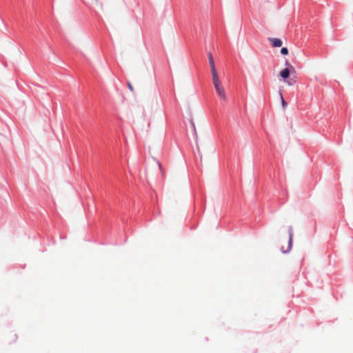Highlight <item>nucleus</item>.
I'll use <instances>...</instances> for the list:
<instances>
[{
	"mask_svg": "<svg viewBox=\"0 0 353 353\" xmlns=\"http://www.w3.org/2000/svg\"><path fill=\"white\" fill-rule=\"evenodd\" d=\"M213 83L214 85V88L216 90V92L219 97L222 99L223 100H226V94L225 92L224 88L222 86L221 83L219 79V76H215L212 77Z\"/></svg>",
	"mask_w": 353,
	"mask_h": 353,
	"instance_id": "1",
	"label": "nucleus"
},
{
	"mask_svg": "<svg viewBox=\"0 0 353 353\" xmlns=\"http://www.w3.org/2000/svg\"><path fill=\"white\" fill-rule=\"evenodd\" d=\"M286 65L289 66V68H286L279 72L280 77L284 80L290 77L291 70L295 72L294 68L288 62H286Z\"/></svg>",
	"mask_w": 353,
	"mask_h": 353,
	"instance_id": "2",
	"label": "nucleus"
},
{
	"mask_svg": "<svg viewBox=\"0 0 353 353\" xmlns=\"http://www.w3.org/2000/svg\"><path fill=\"white\" fill-rule=\"evenodd\" d=\"M269 41L274 47H281L283 44L282 41L278 38H270Z\"/></svg>",
	"mask_w": 353,
	"mask_h": 353,
	"instance_id": "3",
	"label": "nucleus"
},
{
	"mask_svg": "<svg viewBox=\"0 0 353 353\" xmlns=\"http://www.w3.org/2000/svg\"><path fill=\"white\" fill-rule=\"evenodd\" d=\"M208 60H209V63H210V67L215 65L214 61V59H213V57H212V54L211 52L208 53Z\"/></svg>",
	"mask_w": 353,
	"mask_h": 353,
	"instance_id": "4",
	"label": "nucleus"
},
{
	"mask_svg": "<svg viewBox=\"0 0 353 353\" xmlns=\"http://www.w3.org/2000/svg\"><path fill=\"white\" fill-rule=\"evenodd\" d=\"M289 234H290L289 247H290V248H291V245H292V235H293L292 230V228H290Z\"/></svg>",
	"mask_w": 353,
	"mask_h": 353,
	"instance_id": "5",
	"label": "nucleus"
},
{
	"mask_svg": "<svg viewBox=\"0 0 353 353\" xmlns=\"http://www.w3.org/2000/svg\"><path fill=\"white\" fill-rule=\"evenodd\" d=\"M281 104H282V106L283 108V109H285L287 106V103L285 102V101L284 100L282 94H281Z\"/></svg>",
	"mask_w": 353,
	"mask_h": 353,
	"instance_id": "6",
	"label": "nucleus"
},
{
	"mask_svg": "<svg viewBox=\"0 0 353 353\" xmlns=\"http://www.w3.org/2000/svg\"><path fill=\"white\" fill-rule=\"evenodd\" d=\"M281 52L282 54L283 55H286L288 54V50L287 48H282L281 50Z\"/></svg>",
	"mask_w": 353,
	"mask_h": 353,
	"instance_id": "7",
	"label": "nucleus"
},
{
	"mask_svg": "<svg viewBox=\"0 0 353 353\" xmlns=\"http://www.w3.org/2000/svg\"><path fill=\"white\" fill-rule=\"evenodd\" d=\"M210 70H211L212 74L216 72V68H215V65L211 66L210 67Z\"/></svg>",
	"mask_w": 353,
	"mask_h": 353,
	"instance_id": "8",
	"label": "nucleus"
},
{
	"mask_svg": "<svg viewBox=\"0 0 353 353\" xmlns=\"http://www.w3.org/2000/svg\"><path fill=\"white\" fill-rule=\"evenodd\" d=\"M128 86L131 91H134V88L130 83H128Z\"/></svg>",
	"mask_w": 353,
	"mask_h": 353,
	"instance_id": "9",
	"label": "nucleus"
},
{
	"mask_svg": "<svg viewBox=\"0 0 353 353\" xmlns=\"http://www.w3.org/2000/svg\"><path fill=\"white\" fill-rule=\"evenodd\" d=\"M294 81L290 80V81H288V84L289 85H290V86H291V85H294Z\"/></svg>",
	"mask_w": 353,
	"mask_h": 353,
	"instance_id": "10",
	"label": "nucleus"
},
{
	"mask_svg": "<svg viewBox=\"0 0 353 353\" xmlns=\"http://www.w3.org/2000/svg\"><path fill=\"white\" fill-rule=\"evenodd\" d=\"M94 1L97 3V4H99V6L101 7L102 6V4L99 1V0H94Z\"/></svg>",
	"mask_w": 353,
	"mask_h": 353,
	"instance_id": "11",
	"label": "nucleus"
},
{
	"mask_svg": "<svg viewBox=\"0 0 353 353\" xmlns=\"http://www.w3.org/2000/svg\"><path fill=\"white\" fill-rule=\"evenodd\" d=\"M212 77H213L217 76L218 74H217V72H216V73L212 74Z\"/></svg>",
	"mask_w": 353,
	"mask_h": 353,
	"instance_id": "12",
	"label": "nucleus"
},
{
	"mask_svg": "<svg viewBox=\"0 0 353 353\" xmlns=\"http://www.w3.org/2000/svg\"><path fill=\"white\" fill-rule=\"evenodd\" d=\"M159 166L160 168H161V165L160 163H159Z\"/></svg>",
	"mask_w": 353,
	"mask_h": 353,
	"instance_id": "13",
	"label": "nucleus"
}]
</instances>
